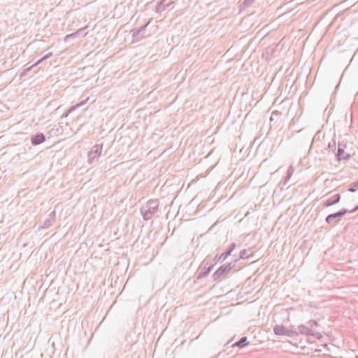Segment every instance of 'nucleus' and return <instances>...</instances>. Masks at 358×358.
Wrapping results in <instances>:
<instances>
[{
    "instance_id": "obj_12",
    "label": "nucleus",
    "mask_w": 358,
    "mask_h": 358,
    "mask_svg": "<svg viewBox=\"0 0 358 358\" xmlns=\"http://www.w3.org/2000/svg\"><path fill=\"white\" fill-rule=\"evenodd\" d=\"M150 20H149L148 22H146L143 25L141 26L139 28L134 29L131 31H132V36L134 38H137L138 36H141L142 37H143V34H141V33L143 32L145 30L146 27L150 24Z\"/></svg>"
},
{
    "instance_id": "obj_11",
    "label": "nucleus",
    "mask_w": 358,
    "mask_h": 358,
    "mask_svg": "<svg viewBox=\"0 0 358 358\" xmlns=\"http://www.w3.org/2000/svg\"><path fill=\"white\" fill-rule=\"evenodd\" d=\"M55 218H56L55 212V211L51 212L48 215V217L45 218V220L43 221V223L41 227L43 229H48V228L50 227L52 225V224L55 222Z\"/></svg>"
},
{
    "instance_id": "obj_24",
    "label": "nucleus",
    "mask_w": 358,
    "mask_h": 358,
    "mask_svg": "<svg viewBox=\"0 0 358 358\" xmlns=\"http://www.w3.org/2000/svg\"><path fill=\"white\" fill-rule=\"evenodd\" d=\"M33 67H34V66L31 65V66H30L29 67H27V68L24 69V70L20 73V77H23V76H24L27 73V72H29V71H30Z\"/></svg>"
},
{
    "instance_id": "obj_25",
    "label": "nucleus",
    "mask_w": 358,
    "mask_h": 358,
    "mask_svg": "<svg viewBox=\"0 0 358 358\" xmlns=\"http://www.w3.org/2000/svg\"><path fill=\"white\" fill-rule=\"evenodd\" d=\"M307 324L310 328H312L313 326H318L317 322L314 320L308 321Z\"/></svg>"
},
{
    "instance_id": "obj_3",
    "label": "nucleus",
    "mask_w": 358,
    "mask_h": 358,
    "mask_svg": "<svg viewBox=\"0 0 358 358\" xmlns=\"http://www.w3.org/2000/svg\"><path fill=\"white\" fill-rule=\"evenodd\" d=\"M102 151V144L94 145L88 152V162L90 164L97 162Z\"/></svg>"
},
{
    "instance_id": "obj_17",
    "label": "nucleus",
    "mask_w": 358,
    "mask_h": 358,
    "mask_svg": "<svg viewBox=\"0 0 358 358\" xmlns=\"http://www.w3.org/2000/svg\"><path fill=\"white\" fill-rule=\"evenodd\" d=\"M294 169L293 166H289L287 171V176L285 178L284 183H286L289 180V179L291 178V177L292 176V175L294 173Z\"/></svg>"
},
{
    "instance_id": "obj_18",
    "label": "nucleus",
    "mask_w": 358,
    "mask_h": 358,
    "mask_svg": "<svg viewBox=\"0 0 358 358\" xmlns=\"http://www.w3.org/2000/svg\"><path fill=\"white\" fill-rule=\"evenodd\" d=\"M358 189V180L354 182H352L348 186V191L350 192H355Z\"/></svg>"
},
{
    "instance_id": "obj_10",
    "label": "nucleus",
    "mask_w": 358,
    "mask_h": 358,
    "mask_svg": "<svg viewBox=\"0 0 358 358\" xmlns=\"http://www.w3.org/2000/svg\"><path fill=\"white\" fill-rule=\"evenodd\" d=\"M341 200V194H335L323 203L324 207H329L338 203Z\"/></svg>"
},
{
    "instance_id": "obj_30",
    "label": "nucleus",
    "mask_w": 358,
    "mask_h": 358,
    "mask_svg": "<svg viewBox=\"0 0 358 358\" xmlns=\"http://www.w3.org/2000/svg\"><path fill=\"white\" fill-rule=\"evenodd\" d=\"M357 210H358V205H357L352 210H348V213H353Z\"/></svg>"
},
{
    "instance_id": "obj_20",
    "label": "nucleus",
    "mask_w": 358,
    "mask_h": 358,
    "mask_svg": "<svg viewBox=\"0 0 358 358\" xmlns=\"http://www.w3.org/2000/svg\"><path fill=\"white\" fill-rule=\"evenodd\" d=\"M86 29L87 27H83L76 31V32L78 36H85L87 34V32L86 31Z\"/></svg>"
},
{
    "instance_id": "obj_14",
    "label": "nucleus",
    "mask_w": 358,
    "mask_h": 358,
    "mask_svg": "<svg viewBox=\"0 0 358 358\" xmlns=\"http://www.w3.org/2000/svg\"><path fill=\"white\" fill-rule=\"evenodd\" d=\"M287 329L283 325H275L273 327V332L275 334L278 336H285L287 334Z\"/></svg>"
},
{
    "instance_id": "obj_16",
    "label": "nucleus",
    "mask_w": 358,
    "mask_h": 358,
    "mask_svg": "<svg viewBox=\"0 0 358 358\" xmlns=\"http://www.w3.org/2000/svg\"><path fill=\"white\" fill-rule=\"evenodd\" d=\"M169 5V3H166V0H162L159 1L156 6V12L161 13L165 10V8Z\"/></svg>"
},
{
    "instance_id": "obj_7",
    "label": "nucleus",
    "mask_w": 358,
    "mask_h": 358,
    "mask_svg": "<svg viewBox=\"0 0 358 358\" xmlns=\"http://www.w3.org/2000/svg\"><path fill=\"white\" fill-rule=\"evenodd\" d=\"M236 243H231L229 246L226 249V250L222 252L221 255H220L219 256L217 255L214 260L215 261V264L217 262H223L224 260H226V259L231 254V252L234 250V249L236 248Z\"/></svg>"
},
{
    "instance_id": "obj_21",
    "label": "nucleus",
    "mask_w": 358,
    "mask_h": 358,
    "mask_svg": "<svg viewBox=\"0 0 358 358\" xmlns=\"http://www.w3.org/2000/svg\"><path fill=\"white\" fill-rule=\"evenodd\" d=\"M250 257V255L248 254V250L244 249L240 252L239 258L240 259H248Z\"/></svg>"
},
{
    "instance_id": "obj_31",
    "label": "nucleus",
    "mask_w": 358,
    "mask_h": 358,
    "mask_svg": "<svg viewBox=\"0 0 358 358\" xmlns=\"http://www.w3.org/2000/svg\"><path fill=\"white\" fill-rule=\"evenodd\" d=\"M357 234H358V230H357Z\"/></svg>"
},
{
    "instance_id": "obj_6",
    "label": "nucleus",
    "mask_w": 358,
    "mask_h": 358,
    "mask_svg": "<svg viewBox=\"0 0 358 358\" xmlns=\"http://www.w3.org/2000/svg\"><path fill=\"white\" fill-rule=\"evenodd\" d=\"M346 148V144L343 142L338 143V150L336 153V158L338 160H348L351 155L345 152V148Z\"/></svg>"
},
{
    "instance_id": "obj_5",
    "label": "nucleus",
    "mask_w": 358,
    "mask_h": 358,
    "mask_svg": "<svg viewBox=\"0 0 358 358\" xmlns=\"http://www.w3.org/2000/svg\"><path fill=\"white\" fill-rule=\"evenodd\" d=\"M297 329L301 334L312 336L317 339H320L322 337L320 333L313 331L308 325L301 324L298 326Z\"/></svg>"
},
{
    "instance_id": "obj_19",
    "label": "nucleus",
    "mask_w": 358,
    "mask_h": 358,
    "mask_svg": "<svg viewBox=\"0 0 358 358\" xmlns=\"http://www.w3.org/2000/svg\"><path fill=\"white\" fill-rule=\"evenodd\" d=\"M86 29L87 27H83L76 31V32L78 36H85L87 34V32L86 31Z\"/></svg>"
},
{
    "instance_id": "obj_23",
    "label": "nucleus",
    "mask_w": 358,
    "mask_h": 358,
    "mask_svg": "<svg viewBox=\"0 0 358 358\" xmlns=\"http://www.w3.org/2000/svg\"><path fill=\"white\" fill-rule=\"evenodd\" d=\"M336 141L334 139H331V141L328 143V148L334 150L336 149Z\"/></svg>"
},
{
    "instance_id": "obj_29",
    "label": "nucleus",
    "mask_w": 358,
    "mask_h": 358,
    "mask_svg": "<svg viewBox=\"0 0 358 358\" xmlns=\"http://www.w3.org/2000/svg\"><path fill=\"white\" fill-rule=\"evenodd\" d=\"M52 52H48V54H46L45 55L43 56V59H45V60L49 59L50 57H52Z\"/></svg>"
},
{
    "instance_id": "obj_2",
    "label": "nucleus",
    "mask_w": 358,
    "mask_h": 358,
    "mask_svg": "<svg viewBox=\"0 0 358 358\" xmlns=\"http://www.w3.org/2000/svg\"><path fill=\"white\" fill-rule=\"evenodd\" d=\"M236 261V259L234 262L220 266L212 275L213 280L215 281L225 278L230 271L235 267Z\"/></svg>"
},
{
    "instance_id": "obj_13",
    "label": "nucleus",
    "mask_w": 358,
    "mask_h": 358,
    "mask_svg": "<svg viewBox=\"0 0 358 358\" xmlns=\"http://www.w3.org/2000/svg\"><path fill=\"white\" fill-rule=\"evenodd\" d=\"M250 342L248 341V338L246 336H243L238 341L232 344L231 347L235 348L238 347L239 348H243L245 346L248 345Z\"/></svg>"
},
{
    "instance_id": "obj_15",
    "label": "nucleus",
    "mask_w": 358,
    "mask_h": 358,
    "mask_svg": "<svg viewBox=\"0 0 358 358\" xmlns=\"http://www.w3.org/2000/svg\"><path fill=\"white\" fill-rule=\"evenodd\" d=\"M88 100V99H87L85 101H83L78 103H77L76 105L72 106L71 108H70L69 110H68L66 112H65L62 115V117L64 118V117H66L70 113H71L73 110H76V108H78L80 107H81L82 106H83L86 102Z\"/></svg>"
},
{
    "instance_id": "obj_8",
    "label": "nucleus",
    "mask_w": 358,
    "mask_h": 358,
    "mask_svg": "<svg viewBox=\"0 0 358 358\" xmlns=\"http://www.w3.org/2000/svg\"><path fill=\"white\" fill-rule=\"evenodd\" d=\"M203 264H206L205 266L199 272L196 277L197 280H200L206 277L210 273L214 266V264L208 265L209 262L207 258L203 260Z\"/></svg>"
},
{
    "instance_id": "obj_22",
    "label": "nucleus",
    "mask_w": 358,
    "mask_h": 358,
    "mask_svg": "<svg viewBox=\"0 0 358 358\" xmlns=\"http://www.w3.org/2000/svg\"><path fill=\"white\" fill-rule=\"evenodd\" d=\"M76 37H78V35H77L76 32L75 31V32H73V33H72V34H70L66 35V36L64 37V42H67L69 40H70V39H71V38H76Z\"/></svg>"
},
{
    "instance_id": "obj_26",
    "label": "nucleus",
    "mask_w": 358,
    "mask_h": 358,
    "mask_svg": "<svg viewBox=\"0 0 358 358\" xmlns=\"http://www.w3.org/2000/svg\"><path fill=\"white\" fill-rule=\"evenodd\" d=\"M295 335H296V333L295 331L288 329L287 331V334H285V336L288 337H294Z\"/></svg>"
},
{
    "instance_id": "obj_28",
    "label": "nucleus",
    "mask_w": 358,
    "mask_h": 358,
    "mask_svg": "<svg viewBox=\"0 0 358 358\" xmlns=\"http://www.w3.org/2000/svg\"><path fill=\"white\" fill-rule=\"evenodd\" d=\"M45 59H43V57L42 58H41L40 59H38L36 63H34V64H32L33 66H36L40 64H41L43 61H45Z\"/></svg>"
},
{
    "instance_id": "obj_1",
    "label": "nucleus",
    "mask_w": 358,
    "mask_h": 358,
    "mask_svg": "<svg viewBox=\"0 0 358 358\" xmlns=\"http://www.w3.org/2000/svg\"><path fill=\"white\" fill-rule=\"evenodd\" d=\"M158 199H150L140 209L144 220L148 221L157 212L159 207Z\"/></svg>"
},
{
    "instance_id": "obj_4",
    "label": "nucleus",
    "mask_w": 358,
    "mask_h": 358,
    "mask_svg": "<svg viewBox=\"0 0 358 358\" xmlns=\"http://www.w3.org/2000/svg\"><path fill=\"white\" fill-rule=\"evenodd\" d=\"M347 213H348V210L347 208H342L338 212L327 215L325 218V221L329 224H332L334 221V223H337Z\"/></svg>"
},
{
    "instance_id": "obj_27",
    "label": "nucleus",
    "mask_w": 358,
    "mask_h": 358,
    "mask_svg": "<svg viewBox=\"0 0 358 358\" xmlns=\"http://www.w3.org/2000/svg\"><path fill=\"white\" fill-rule=\"evenodd\" d=\"M255 0H244L243 1V5L245 6H250V5L252 4V3L254 2Z\"/></svg>"
},
{
    "instance_id": "obj_9",
    "label": "nucleus",
    "mask_w": 358,
    "mask_h": 358,
    "mask_svg": "<svg viewBox=\"0 0 358 358\" xmlns=\"http://www.w3.org/2000/svg\"><path fill=\"white\" fill-rule=\"evenodd\" d=\"M31 143L33 145H38L41 144L45 141V136L43 133H36V134L31 135Z\"/></svg>"
}]
</instances>
